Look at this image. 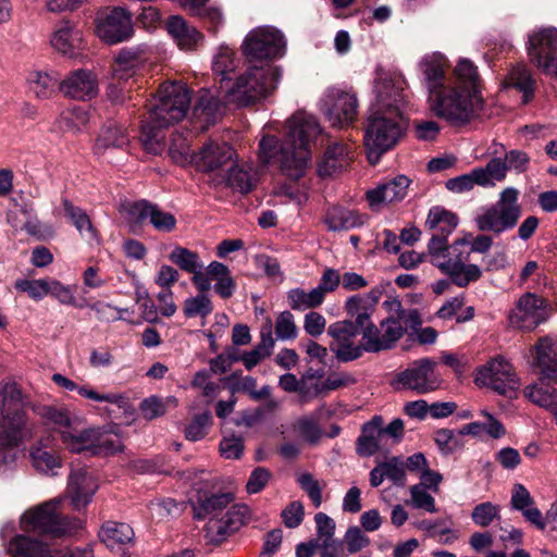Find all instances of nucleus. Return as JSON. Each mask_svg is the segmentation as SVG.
Returning <instances> with one entry per match:
<instances>
[{
	"label": "nucleus",
	"instance_id": "nucleus-1",
	"mask_svg": "<svg viewBox=\"0 0 557 557\" xmlns=\"http://www.w3.org/2000/svg\"><path fill=\"white\" fill-rule=\"evenodd\" d=\"M406 96L400 78L379 74L374 84V99L364 126V148L370 163L376 164L392 149L407 128Z\"/></svg>",
	"mask_w": 557,
	"mask_h": 557
},
{
	"label": "nucleus",
	"instance_id": "nucleus-2",
	"mask_svg": "<svg viewBox=\"0 0 557 557\" xmlns=\"http://www.w3.org/2000/svg\"><path fill=\"white\" fill-rule=\"evenodd\" d=\"M323 143V131L317 117L298 111L286 121L284 138L264 135L259 143V159L263 164L277 160L290 181L302 177L310 165L311 147Z\"/></svg>",
	"mask_w": 557,
	"mask_h": 557
},
{
	"label": "nucleus",
	"instance_id": "nucleus-3",
	"mask_svg": "<svg viewBox=\"0 0 557 557\" xmlns=\"http://www.w3.org/2000/svg\"><path fill=\"white\" fill-rule=\"evenodd\" d=\"M233 500L234 494L231 492L197 491L196 498L191 502L194 518L203 520L210 517L203 529L206 544L221 545L249 521L250 508L246 504L230 506Z\"/></svg>",
	"mask_w": 557,
	"mask_h": 557
},
{
	"label": "nucleus",
	"instance_id": "nucleus-4",
	"mask_svg": "<svg viewBox=\"0 0 557 557\" xmlns=\"http://www.w3.org/2000/svg\"><path fill=\"white\" fill-rule=\"evenodd\" d=\"M190 91L182 82L164 83L150 104L148 121L143 124L141 141L148 151L157 152L162 138L158 129L182 121L190 107Z\"/></svg>",
	"mask_w": 557,
	"mask_h": 557
},
{
	"label": "nucleus",
	"instance_id": "nucleus-5",
	"mask_svg": "<svg viewBox=\"0 0 557 557\" xmlns=\"http://www.w3.org/2000/svg\"><path fill=\"white\" fill-rule=\"evenodd\" d=\"M432 112L449 125L461 127L476 119L483 109V97L446 86L429 98Z\"/></svg>",
	"mask_w": 557,
	"mask_h": 557
},
{
	"label": "nucleus",
	"instance_id": "nucleus-6",
	"mask_svg": "<svg viewBox=\"0 0 557 557\" xmlns=\"http://www.w3.org/2000/svg\"><path fill=\"white\" fill-rule=\"evenodd\" d=\"M281 72L270 63H250L232 86L226 89L227 101L244 107L270 96L277 87Z\"/></svg>",
	"mask_w": 557,
	"mask_h": 557
},
{
	"label": "nucleus",
	"instance_id": "nucleus-7",
	"mask_svg": "<svg viewBox=\"0 0 557 557\" xmlns=\"http://www.w3.org/2000/svg\"><path fill=\"white\" fill-rule=\"evenodd\" d=\"M22 407V391L15 383L7 384L0 392V447H17L32 436L33 429Z\"/></svg>",
	"mask_w": 557,
	"mask_h": 557
},
{
	"label": "nucleus",
	"instance_id": "nucleus-8",
	"mask_svg": "<svg viewBox=\"0 0 557 557\" xmlns=\"http://www.w3.org/2000/svg\"><path fill=\"white\" fill-rule=\"evenodd\" d=\"M61 499L53 498L32 509L22 517L21 523L27 532H34L53 537L67 535L81 528L78 519L64 516L61 510Z\"/></svg>",
	"mask_w": 557,
	"mask_h": 557
},
{
	"label": "nucleus",
	"instance_id": "nucleus-9",
	"mask_svg": "<svg viewBox=\"0 0 557 557\" xmlns=\"http://www.w3.org/2000/svg\"><path fill=\"white\" fill-rule=\"evenodd\" d=\"M286 40L281 30L273 26H259L251 29L242 44L243 54L249 63L281 58L285 53Z\"/></svg>",
	"mask_w": 557,
	"mask_h": 557
},
{
	"label": "nucleus",
	"instance_id": "nucleus-10",
	"mask_svg": "<svg viewBox=\"0 0 557 557\" xmlns=\"http://www.w3.org/2000/svg\"><path fill=\"white\" fill-rule=\"evenodd\" d=\"M518 197L519 190L517 188L506 187L500 193L496 203L486 208L483 213L475 218L478 228L497 234L512 228L521 214Z\"/></svg>",
	"mask_w": 557,
	"mask_h": 557
},
{
	"label": "nucleus",
	"instance_id": "nucleus-11",
	"mask_svg": "<svg viewBox=\"0 0 557 557\" xmlns=\"http://www.w3.org/2000/svg\"><path fill=\"white\" fill-rule=\"evenodd\" d=\"M358 108L357 95L351 88L343 86L326 88L319 100L320 111L336 127L352 124L357 119Z\"/></svg>",
	"mask_w": 557,
	"mask_h": 557
},
{
	"label": "nucleus",
	"instance_id": "nucleus-12",
	"mask_svg": "<svg viewBox=\"0 0 557 557\" xmlns=\"http://www.w3.org/2000/svg\"><path fill=\"white\" fill-rule=\"evenodd\" d=\"M435 368L436 361L431 358L414 360L396 375L394 385L396 389L412 391L421 395L434 392L442 384Z\"/></svg>",
	"mask_w": 557,
	"mask_h": 557
},
{
	"label": "nucleus",
	"instance_id": "nucleus-13",
	"mask_svg": "<svg viewBox=\"0 0 557 557\" xmlns=\"http://www.w3.org/2000/svg\"><path fill=\"white\" fill-rule=\"evenodd\" d=\"M527 49L531 63L557 81V28H541L531 33Z\"/></svg>",
	"mask_w": 557,
	"mask_h": 557
},
{
	"label": "nucleus",
	"instance_id": "nucleus-14",
	"mask_svg": "<svg viewBox=\"0 0 557 557\" xmlns=\"http://www.w3.org/2000/svg\"><path fill=\"white\" fill-rule=\"evenodd\" d=\"M474 382L479 386L492 388L499 395L512 398L520 386L513 367L503 357H496L480 368Z\"/></svg>",
	"mask_w": 557,
	"mask_h": 557
},
{
	"label": "nucleus",
	"instance_id": "nucleus-15",
	"mask_svg": "<svg viewBox=\"0 0 557 557\" xmlns=\"http://www.w3.org/2000/svg\"><path fill=\"white\" fill-rule=\"evenodd\" d=\"M95 23L96 35L109 45L125 41L134 33L132 14L121 7L99 10Z\"/></svg>",
	"mask_w": 557,
	"mask_h": 557
},
{
	"label": "nucleus",
	"instance_id": "nucleus-16",
	"mask_svg": "<svg viewBox=\"0 0 557 557\" xmlns=\"http://www.w3.org/2000/svg\"><path fill=\"white\" fill-rule=\"evenodd\" d=\"M359 334L358 324L351 319L334 322L327 327V335L332 338L330 350L342 362L354 361L362 356V348L355 343Z\"/></svg>",
	"mask_w": 557,
	"mask_h": 557
},
{
	"label": "nucleus",
	"instance_id": "nucleus-17",
	"mask_svg": "<svg viewBox=\"0 0 557 557\" xmlns=\"http://www.w3.org/2000/svg\"><path fill=\"white\" fill-rule=\"evenodd\" d=\"M546 319L547 308L545 299L531 293L522 295L516 308L509 314L511 326L527 331L534 330Z\"/></svg>",
	"mask_w": 557,
	"mask_h": 557
},
{
	"label": "nucleus",
	"instance_id": "nucleus-18",
	"mask_svg": "<svg viewBox=\"0 0 557 557\" xmlns=\"http://www.w3.org/2000/svg\"><path fill=\"white\" fill-rule=\"evenodd\" d=\"M95 478L85 468L73 469L69 475L66 495L74 509L85 508L97 492Z\"/></svg>",
	"mask_w": 557,
	"mask_h": 557
},
{
	"label": "nucleus",
	"instance_id": "nucleus-19",
	"mask_svg": "<svg viewBox=\"0 0 557 557\" xmlns=\"http://www.w3.org/2000/svg\"><path fill=\"white\" fill-rule=\"evenodd\" d=\"M409 184L410 181L407 176L398 175L368 190L366 197L369 207L373 211H380L387 203L403 200L407 195Z\"/></svg>",
	"mask_w": 557,
	"mask_h": 557
},
{
	"label": "nucleus",
	"instance_id": "nucleus-20",
	"mask_svg": "<svg viewBox=\"0 0 557 557\" xmlns=\"http://www.w3.org/2000/svg\"><path fill=\"white\" fill-rule=\"evenodd\" d=\"M60 90L73 99H91L99 91L98 78L91 71L76 70L61 82Z\"/></svg>",
	"mask_w": 557,
	"mask_h": 557
},
{
	"label": "nucleus",
	"instance_id": "nucleus-21",
	"mask_svg": "<svg viewBox=\"0 0 557 557\" xmlns=\"http://www.w3.org/2000/svg\"><path fill=\"white\" fill-rule=\"evenodd\" d=\"M534 362L541 377L557 384V336L540 337L534 345Z\"/></svg>",
	"mask_w": 557,
	"mask_h": 557
},
{
	"label": "nucleus",
	"instance_id": "nucleus-22",
	"mask_svg": "<svg viewBox=\"0 0 557 557\" xmlns=\"http://www.w3.org/2000/svg\"><path fill=\"white\" fill-rule=\"evenodd\" d=\"M419 66L424 77V85L429 91V98L447 86V60L444 54L440 52L425 54L420 60Z\"/></svg>",
	"mask_w": 557,
	"mask_h": 557
},
{
	"label": "nucleus",
	"instance_id": "nucleus-23",
	"mask_svg": "<svg viewBox=\"0 0 557 557\" xmlns=\"http://www.w3.org/2000/svg\"><path fill=\"white\" fill-rule=\"evenodd\" d=\"M458 223V216L454 212L441 206L432 207L425 221L426 227L432 233L429 244H445Z\"/></svg>",
	"mask_w": 557,
	"mask_h": 557
},
{
	"label": "nucleus",
	"instance_id": "nucleus-24",
	"mask_svg": "<svg viewBox=\"0 0 557 557\" xmlns=\"http://www.w3.org/2000/svg\"><path fill=\"white\" fill-rule=\"evenodd\" d=\"M82 42V33L67 21L59 23L50 36L51 47L69 58L77 54Z\"/></svg>",
	"mask_w": 557,
	"mask_h": 557
},
{
	"label": "nucleus",
	"instance_id": "nucleus-25",
	"mask_svg": "<svg viewBox=\"0 0 557 557\" xmlns=\"http://www.w3.org/2000/svg\"><path fill=\"white\" fill-rule=\"evenodd\" d=\"M234 156L230 145L210 141L197 153L196 164L205 172H213L232 162Z\"/></svg>",
	"mask_w": 557,
	"mask_h": 557
},
{
	"label": "nucleus",
	"instance_id": "nucleus-26",
	"mask_svg": "<svg viewBox=\"0 0 557 557\" xmlns=\"http://www.w3.org/2000/svg\"><path fill=\"white\" fill-rule=\"evenodd\" d=\"M352 160V148L349 145L334 143L324 152L319 163L318 173L320 176H332L346 169Z\"/></svg>",
	"mask_w": 557,
	"mask_h": 557
},
{
	"label": "nucleus",
	"instance_id": "nucleus-27",
	"mask_svg": "<svg viewBox=\"0 0 557 557\" xmlns=\"http://www.w3.org/2000/svg\"><path fill=\"white\" fill-rule=\"evenodd\" d=\"M480 84V75L474 63L467 58H459L448 78L447 85L466 91L481 94Z\"/></svg>",
	"mask_w": 557,
	"mask_h": 557
},
{
	"label": "nucleus",
	"instance_id": "nucleus-28",
	"mask_svg": "<svg viewBox=\"0 0 557 557\" xmlns=\"http://www.w3.org/2000/svg\"><path fill=\"white\" fill-rule=\"evenodd\" d=\"M166 28L171 37L182 50H193L203 40L202 34L196 27L188 25L186 21L178 16H170L166 22Z\"/></svg>",
	"mask_w": 557,
	"mask_h": 557
},
{
	"label": "nucleus",
	"instance_id": "nucleus-29",
	"mask_svg": "<svg viewBox=\"0 0 557 557\" xmlns=\"http://www.w3.org/2000/svg\"><path fill=\"white\" fill-rule=\"evenodd\" d=\"M384 420L381 416H374L366 422L361 429V435L357 438V453L363 457H370L380 449V442L383 437Z\"/></svg>",
	"mask_w": 557,
	"mask_h": 557
},
{
	"label": "nucleus",
	"instance_id": "nucleus-30",
	"mask_svg": "<svg viewBox=\"0 0 557 557\" xmlns=\"http://www.w3.org/2000/svg\"><path fill=\"white\" fill-rule=\"evenodd\" d=\"M428 257L431 262L451 278L462 269V252L458 246H429Z\"/></svg>",
	"mask_w": 557,
	"mask_h": 557
},
{
	"label": "nucleus",
	"instance_id": "nucleus-31",
	"mask_svg": "<svg viewBox=\"0 0 557 557\" xmlns=\"http://www.w3.org/2000/svg\"><path fill=\"white\" fill-rule=\"evenodd\" d=\"M129 135L122 125L110 123L104 126L94 146V152L103 157L111 149H123L128 146Z\"/></svg>",
	"mask_w": 557,
	"mask_h": 557
},
{
	"label": "nucleus",
	"instance_id": "nucleus-32",
	"mask_svg": "<svg viewBox=\"0 0 557 557\" xmlns=\"http://www.w3.org/2000/svg\"><path fill=\"white\" fill-rule=\"evenodd\" d=\"M62 443L72 453L88 450L94 455L95 440L98 434L97 428L76 430L73 426L59 431Z\"/></svg>",
	"mask_w": 557,
	"mask_h": 557
},
{
	"label": "nucleus",
	"instance_id": "nucleus-33",
	"mask_svg": "<svg viewBox=\"0 0 557 557\" xmlns=\"http://www.w3.org/2000/svg\"><path fill=\"white\" fill-rule=\"evenodd\" d=\"M367 215L343 207L330 208L324 218L327 228L331 231H341L362 225Z\"/></svg>",
	"mask_w": 557,
	"mask_h": 557
},
{
	"label": "nucleus",
	"instance_id": "nucleus-34",
	"mask_svg": "<svg viewBox=\"0 0 557 557\" xmlns=\"http://www.w3.org/2000/svg\"><path fill=\"white\" fill-rule=\"evenodd\" d=\"M134 535L133 528L122 522L109 521L99 531L101 542L111 549L131 543L134 540Z\"/></svg>",
	"mask_w": 557,
	"mask_h": 557
},
{
	"label": "nucleus",
	"instance_id": "nucleus-35",
	"mask_svg": "<svg viewBox=\"0 0 557 557\" xmlns=\"http://www.w3.org/2000/svg\"><path fill=\"white\" fill-rule=\"evenodd\" d=\"M64 216L75 226L86 240H96L97 233L86 211L75 206L69 199L62 200Z\"/></svg>",
	"mask_w": 557,
	"mask_h": 557
},
{
	"label": "nucleus",
	"instance_id": "nucleus-36",
	"mask_svg": "<svg viewBox=\"0 0 557 557\" xmlns=\"http://www.w3.org/2000/svg\"><path fill=\"white\" fill-rule=\"evenodd\" d=\"M8 553L11 557H45L48 546L38 540L18 534L10 540Z\"/></svg>",
	"mask_w": 557,
	"mask_h": 557
},
{
	"label": "nucleus",
	"instance_id": "nucleus-37",
	"mask_svg": "<svg viewBox=\"0 0 557 557\" xmlns=\"http://www.w3.org/2000/svg\"><path fill=\"white\" fill-rule=\"evenodd\" d=\"M28 90L37 99L50 98L57 89L58 77L54 73L32 71L26 77Z\"/></svg>",
	"mask_w": 557,
	"mask_h": 557
},
{
	"label": "nucleus",
	"instance_id": "nucleus-38",
	"mask_svg": "<svg viewBox=\"0 0 557 557\" xmlns=\"http://www.w3.org/2000/svg\"><path fill=\"white\" fill-rule=\"evenodd\" d=\"M504 84L506 87H515L522 92L524 103L529 102L534 95L535 81L530 70L523 64L512 66Z\"/></svg>",
	"mask_w": 557,
	"mask_h": 557
},
{
	"label": "nucleus",
	"instance_id": "nucleus-39",
	"mask_svg": "<svg viewBox=\"0 0 557 557\" xmlns=\"http://www.w3.org/2000/svg\"><path fill=\"white\" fill-rule=\"evenodd\" d=\"M273 346L272 326L268 324L261 329L260 343L252 350L243 354L240 360L244 362L247 370H251L261 360L272 354Z\"/></svg>",
	"mask_w": 557,
	"mask_h": 557
},
{
	"label": "nucleus",
	"instance_id": "nucleus-40",
	"mask_svg": "<svg viewBox=\"0 0 557 557\" xmlns=\"http://www.w3.org/2000/svg\"><path fill=\"white\" fill-rule=\"evenodd\" d=\"M90 121L89 111L83 107H73L63 111L57 121L60 131L78 134L83 132Z\"/></svg>",
	"mask_w": 557,
	"mask_h": 557
},
{
	"label": "nucleus",
	"instance_id": "nucleus-41",
	"mask_svg": "<svg viewBox=\"0 0 557 557\" xmlns=\"http://www.w3.org/2000/svg\"><path fill=\"white\" fill-rule=\"evenodd\" d=\"M473 170L476 185L494 187L497 182H502L506 178L507 164L500 158H493L485 166L475 168Z\"/></svg>",
	"mask_w": 557,
	"mask_h": 557
},
{
	"label": "nucleus",
	"instance_id": "nucleus-42",
	"mask_svg": "<svg viewBox=\"0 0 557 557\" xmlns=\"http://www.w3.org/2000/svg\"><path fill=\"white\" fill-rule=\"evenodd\" d=\"M257 174L250 164L233 165L226 175V184L233 189L246 194L256 185Z\"/></svg>",
	"mask_w": 557,
	"mask_h": 557
},
{
	"label": "nucleus",
	"instance_id": "nucleus-43",
	"mask_svg": "<svg viewBox=\"0 0 557 557\" xmlns=\"http://www.w3.org/2000/svg\"><path fill=\"white\" fill-rule=\"evenodd\" d=\"M486 422H471L462 426L459 435L479 436L485 432L492 438H500L506 434L504 424L487 411H482Z\"/></svg>",
	"mask_w": 557,
	"mask_h": 557
},
{
	"label": "nucleus",
	"instance_id": "nucleus-44",
	"mask_svg": "<svg viewBox=\"0 0 557 557\" xmlns=\"http://www.w3.org/2000/svg\"><path fill=\"white\" fill-rule=\"evenodd\" d=\"M151 207L152 205L146 200H125L120 205V214L132 228H135L148 220L149 213L152 212Z\"/></svg>",
	"mask_w": 557,
	"mask_h": 557
},
{
	"label": "nucleus",
	"instance_id": "nucleus-45",
	"mask_svg": "<svg viewBox=\"0 0 557 557\" xmlns=\"http://www.w3.org/2000/svg\"><path fill=\"white\" fill-rule=\"evenodd\" d=\"M237 64L234 50L222 45L213 55L212 71L220 76L221 82H224L228 78V74L237 67Z\"/></svg>",
	"mask_w": 557,
	"mask_h": 557
},
{
	"label": "nucleus",
	"instance_id": "nucleus-46",
	"mask_svg": "<svg viewBox=\"0 0 557 557\" xmlns=\"http://www.w3.org/2000/svg\"><path fill=\"white\" fill-rule=\"evenodd\" d=\"M524 396L533 404L550 411L557 410V389L553 387L529 385L524 388Z\"/></svg>",
	"mask_w": 557,
	"mask_h": 557
},
{
	"label": "nucleus",
	"instance_id": "nucleus-47",
	"mask_svg": "<svg viewBox=\"0 0 557 557\" xmlns=\"http://www.w3.org/2000/svg\"><path fill=\"white\" fill-rule=\"evenodd\" d=\"M358 331L359 334H362V343L360 344L362 352H380L384 350L381 331L371 318L363 321L362 324H358Z\"/></svg>",
	"mask_w": 557,
	"mask_h": 557
},
{
	"label": "nucleus",
	"instance_id": "nucleus-48",
	"mask_svg": "<svg viewBox=\"0 0 557 557\" xmlns=\"http://www.w3.org/2000/svg\"><path fill=\"white\" fill-rule=\"evenodd\" d=\"M98 429L95 440L94 456H108L123 451L124 445L117 434L104 429Z\"/></svg>",
	"mask_w": 557,
	"mask_h": 557
},
{
	"label": "nucleus",
	"instance_id": "nucleus-49",
	"mask_svg": "<svg viewBox=\"0 0 557 557\" xmlns=\"http://www.w3.org/2000/svg\"><path fill=\"white\" fill-rule=\"evenodd\" d=\"M288 302L293 310L304 311L319 307L323 299L321 298V292L314 288L308 293L301 288H294L288 292Z\"/></svg>",
	"mask_w": 557,
	"mask_h": 557
},
{
	"label": "nucleus",
	"instance_id": "nucleus-50",
	"mask_svg": "<svg viewBox=\"0 0 557 557\" xmlns=\"http://www.w3.org/2000/svg\"><path fill=\"white\" fill-rule=\"evenodd\" d=\"M138 65L137 53L132 50H122L115 58L112 70L113 78L117 81H127L136 71Z\"/></svg>",
	"mask_w": 557,
	"mask_h": 557
},
{
	"label": "nucleus",
	"instance_id": "nucleus-51",
	"mask_svg": "<svg viewBox=\"0 0 557 557\" xmlns=\"http://www.w3.org/2000/svg\"><path fill=\"white\" fill-rule=\"evenodd\" d=\"M220 112V102L208 90H203L194 108V115L206 123H213Z\"/></svg>",
	"mask_w": 557,
	"mask_h": 557
},
{
	"label": "nucleus",
	"instance_id": "nucleus-52",
	"mask_svg": "<svg viewBox=\"0 0 557 557\" xmlns=\"http://www.w3.org/2000/svg\"><path fill=\"white\" fill-rule=\"evenodd\" d=\"M382 343L384 350L392 349L395 344L403 337L405 327L396 315L384 319L381 323Z\"/></svg>",
	"mask_w": 557,
	"mask_h": 557
},
{
	"label": "nucleus",
	"instance_id": "nucleus-53",
	"mask_svg": "<svg viewBox=\"0 0 557 557\" xmlns=\"http://www.w3.org/2000/svg\"><path fill=\"white\" fill-rule=\"evenodd\" d=\"M384 248L389 253L398 255V264L406 270L416 269L428 259V253L424 251L403 250L401 246H384Z\"/></svg>",
	"mask_w": 557,
	"mask_h": 557
},
{
	"label": "nucleus",
	"instance_id": "nucleus-54",
	"mask_svg": "<svg viewBox=\"0 0 557 557\" xmlns=\"http://www.w3.org/2000/svg\"><path fill=\"white\" fill-rule=\"evenodd\" d=\"M345 310L352 322L357 324H362V322L371 318L373 313L372 308L360 294L350 296L346 300Z\"/></svg>",
	"mask_w": 557,
	"mask_h": 557
},
{
	"label": "nucleus",
	"instance_id": "nucleus-55",
	"mask_svg": "<svg viewBox=\"0 0 557 557\" xmlns=\"http://www.w3.org/2000/svg\"><path fill=\"white\" fill-rule=\"evenodd\" d=\"M169 151L173 161L178 164L196 163L197 154L190 150L187 138L180 134L173 136Z\"/></svg>",
	"mask_w": 557,
	"mask_h": 557
},
{
	"label": "nucleus",
	"instance_id": "nucleus-56",
	"mask_svg": "<svg viewBox=\"0 0 557 557\" xmlns=\"http://www.w3.org/2000/svg\"><path fill=\"white\" fill-rule=\"evenodd\" d=\"M212 424V416L209 410L194 416L190 423L185 428V437L188 441L197 442L207 435L208 428Z\"/></svg>",
	"mask_w": 557,
	"mask_h": 557
},
{
	"label": "nucleus",
	"instance_id": "nucleus-57",
	"mask_svg": "<svg viewBox=\"0 0 557 557\" xmlns=\"http://www.w3.org/2000/svg\"><path fill=\"white\" fill-rule=\"evenodd\" d=\"M170 259L180 267V269L188 273H193L197 269L202 268L198 255L181 246L171 252Z\"/></svg>",
	"mask_w": 557,
	"mask_h": 557
},
{
	"label": "nucleus",
	"instance_id": "nucleus-58",
	"mask_svg": "<svg viewBox=\"0 0 557 557\" xmlns=\"http://www.w3.org/2000/svg\"><path fill=\"white\" fill-rule=\"evenodd\" d=\"M212 310V302L210 298L205 294L187 298L184 302V314L187 318H194L197 315L205 318L209 315Z\"/></svg>",
	"mask_w": 557,
	"mask_h": 557
},
{
	"label": "nucleus",
	"instance_id": "nucleus-59",
	"mask_svg": "<svg viewBox=\"0 0 557 557\" xmlns=\"http://www.w3.org/2000/svg\"><path fill=\"white\" fill-rule=\"evenodd\" d=\"M462 435H456L453 430L440 429L434 433V441L444 455H450L462 447Z\"/></svg>",
	"mask_w": 557,
	"mask_h": 557
},
{
	"label": "nucleus",
	"instance_id": "nucleus-60",
	"mask_svg": "<svg viewBox=\"0 0 557 557\" xmlns=\"http://www.w3.org/2000/svg\"><path fill=\"white\" fill-rule=\"evenodd\" d=\"M47 284L48 278H20L15 281L14 287L22 293H26L32 299L39 301L47 296Z\"/></svg>",
	"mask_w": 557,
	"mask_h": 557
},
{
	"label": "nucleus",
	"instance_id": "nucleus-61",
	"mask_svg": "<svg viewBox=\"0 0 557 557\" xmlns=\"http://www.w3.org/2000/svg\"><path fill=\"white\" fill-rule=\"evenodd\" d=\"M499 508L491 502L476 505L471 513V518L476 525L488 527L496 518H499Z\"/></svg>",
	"mask_w": 557,
	"mask_h": 557
},
{
	"label": "nucleus",
	"instance_id": "nucleus-62",
	"mask_svg": "<svg viewBox=\"0 0 557 557\" xmlns=\"http://www.w3.org/2000/svg\"><path fill=\"white\" fill-rule=\"evenodd\" d=\"M24 230L36 240H50L54 235V227L38 220L36 216H30L24 224Z\"/></svg>",
	"mask_w": 557,
	"mask_h": 557
},
{
	"label": "nucleus",
	"instance_id": "nucleus-63",
	"mask_svg": "<svg viewBox=\"0 0 557 557\" xmlns=\"http://www.w3.org/2000/svg\"><path fill=\"white\" fill-rule=\"evenodd\" d=\"M139 410L146 420H153L164 416L168 411V406L160 397L150 396L140 403Z\"/></svg>",
	"mask_w": 557,
	"mask_h": 557
},
{
	"label": "nucleus",
	"instance_id": "nucleus-64",
	"mask_svg": "<svg viewBox=\"0 0 557 557\" xmlns=\"http://www.w3.org/2000/svg\"><path fill=\"white\" fill-rule=\"evenodd\" d=\"M275 334L278 339L286 341L293 339L297 335V327L294 322V317L289 311H283L276 318Z\"/></svg>",
	"mask_w": 557,
	"mask_h": 557
}]
</instances>
